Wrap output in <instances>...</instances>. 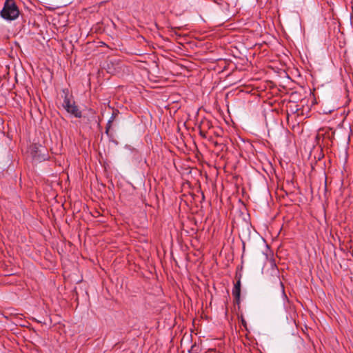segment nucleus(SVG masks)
<instances>
[{"instance_id": "obj_1", "label": "nucleus", "mask_w": 353, "mask_h": 353, "mask_svg": "<svg viewBox=\"0 0 353 353\" xmlns=\"http://www.w3.org/2000/svg\"><path fill=\"white\" fill-rule=\"evenodd\" d=\"M20 14L19 8L14 0H6L0 14L2 18L8 21L16 19Z\"/></svg>"}, {"instance_id": "obj_2", "label": "nucleus", "mask_w": 353, "mask_h": 353, "mask_svg": "<svg viewBox=\"0 0 353 353\" xmlns=\"http://www.w3.org/2000/svg\"><path fill=\"white\" fill-rule=\"evenodd\" d=\"M32 159L37 162H41L48 159L46 149L41 145L34 144L30 149Z\"/></svg>"}, {"instance_id": "obj_3", "label": "nucleus", "mask_w": 353, "mask_h": 353, "mask_svg": "<svg viewBox=\"0 0 353 353\" xmlns=\"http://www.w3.org/2000/svg\"><path fill=\"white\" fill-rule=\"evenodd\" d=\"M63 107L70 114L74 115L77 118L82 117L81 112L79 110L75 102L69 98L68 93L65 94Z\"/></svg>"}, {"instance_id": "obj_4", "label": "nucleus", "mask_w": 353, "mask_h": 353, "mask_svg": "<svg viewBox=\"0 0 353 353\" xmlns=\"http://www.w3.org/2000/svg\"><path fill=\"white\" fill-rule=\"evenodd\" d=\"M232 295L234 297L235 302L239 304L240 302L241 288H234L232 290Z\"/></svg>"}, {"instance_id": "obj_5", "label": "nucleus", "mask_w": 353, "mask_h": 353, "mask_svg": "<svg viewBox=\"0 0 353 353\" xmlns=\"http://www.w3.org/2000/svg\"><path fill=\"white\" fill-rule=\"evenodd\" d=\"M279 285L281 286L282 296H283V299L286 301H288V298L285 292V288H284L283 283L281 281H279Z\"/></svg>"}, {"instance_id": "obj_6", "label": "nucleus", "mask_w": 353, "mask_h": 353, "mask_svg": "<svg viewBox=\"0 0 353 353\" xmlns=\"http://www.w3.org/2000/svg\"><path fill=\"white\" fill-rule=\"evenodd\" d=\"M112 123L111 122V121H108V123H107V124H106V127H105V134H106L108 137H110V134L109 132H110V128H111V127H112Z\"/></svg>"}, {"instance_id": "obj_7", "label": "nucleus", "mask_w": 353, "mask_h": 353, "mask_svg": "<svg viewBox=\"0 0 353 353\" xmlns=\"http://www.w3.org/2000/svg\"><path fill=\"white\" fill-rule=\"evenodd\" d=\"M240 319H241V323L242 325L245 329H247V323H246L245 320L244 319V318H243V316L242 315L240 316Z\"/></svg>"}, {"instance_id": "obj_8", "label": "nucleus", "mask_w": 353, "mask_h": 353, "mask_svg": "<svg viewBox=\"0 0 353 353\" xmlns=\"http://www.w3.org/2000/svg\"><path fill=\"white\" fill-rule=\"evenodd\" d=\"M117 116V112H113L112 114V116L110 117V118L108 121H111V122L112 123L114 121Z\"/></svg>"}, {"instance_id": "obj_9", "label": "nucleus", "mask_w": 353, "mask_h": 353, "mask_svg": "<svg viewBox=\"0 0 353 353\" xmlns=\"http://www.w3.org/2000/svg\"><path fill=\"white\" fill-rule=\"evenodd\" d=\"M206 132L203 130L202 129H200L199 130V134L202 137H204L205 138L206 137Z\"/></svg>"}, {"instance_id": "obj_10", "label": "nucleus", "mask_w": 353, "mask_h": 353, "mask_svg": "<svg viewBox=\"0 0 353 353\" xmlns=\"http://www.w3.org/2000/svg\"><path fill=\"white\" fill-rule=\"evenodd\" d=\"M234 288H241V281L239 279L237 282L234 284Z\"/></svg>"}, {"instance_id": "obj_11", "label": "nucleus", "mask_w": 353, "mask_h": 353, "mask_svg": "<svg viewBox=\"0 0 353 353\" xmlns=\"http://www.w3.org/2000/svg\"><path fill=\"white\" fill-rule=\"evenodd\" d=\"M189 353H197L194 351V347H192L191 350H189Z\"/></svg>"}]
</instances>
